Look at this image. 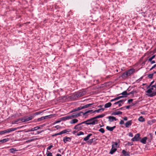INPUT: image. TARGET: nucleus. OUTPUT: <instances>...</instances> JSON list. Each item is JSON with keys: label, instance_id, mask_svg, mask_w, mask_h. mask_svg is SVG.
Listing matches in <instances>:
<instances>
[{"label": "nucleus", "instance_id": "nucleus-1", "mask_svg": "<svg viewBox=\"0 0 156 156\" xmlns=\"http://www.w3.org/2000/svg\"><path fill=\"white\" fill-rule=\"evenodd\" d=\"M151 87L148 89L146 92L148 94L147 95L148 97H151L156 95V89L154 90V87L152 86Z\"/></svg>", "mask_w": 156, "mask_h": 156}, {"label": "nucleus", "instance_id": "nucleus-2", "mask_svg": "<svg viewBox=\"0 0 156 156\" xmlns=\"http://www.w3.org/2000/svg\"><path fill=\"white\" fill-rule=\"evenodd\" d=\"M98 120L94 119V117L87 120L83 122V123H85L87 125H94L98 123Z\"/></svg>", "mask_w": 156, "mask_h": 156}, {"label": "nucleus", "instance_id": "nucleus-3", "mask_svg": "<svg viewBox=\"0 0 156 156\" xmlns=\"http://www.w3.org/2000/svg\"><path fill=\"white\" fill-rule=\"evenodd\" d=\"M22 126H20L18 127L17 128H13L10 129H9L4 131H2L3 134H5V133H8L14 131L17 129L22 128Z\"/></svg>", "mask_w": 156, "mask_h": 156}, {"label": "nucleus", "instance_id": "nucleus-4", "mask_svg": "<svg viewBox=\"0 0 156 156\" xmlns=\"http://www.w3.org/2000/svg\"><path fill=\"white\" fill-rule=\"evenodd\" d=\"M34 117V115H30L29 116H25L22 119L21 122H25L32 120Z\"/></svg>", "mask_w": 156, "mask_h": 156}, {"label": "nucleus", "instance_id": "nucleus-5", "mask_svg": "<svg viewBox=\"0 0 156 156\" xmlns=\"http://www.w3.org/2000/svg\"><path fill=\"white\" fill-rule=\"evenodd\" d=\"M86 92L85 91H80L74 94V98H78L81 97L86 94Z\"/></svg>", "mask_w": 156, "mask_h": 156}, {"label": "nucleus", "instance_id": "nucleus-6", "mask_svg": "<svg viewBox=\"0 0 156 156\" xmlns=\"http://www.w3.org/2000/svg\"><path fill=\"white\" fill-rule=\"evenodd\" d=\"M83 123H83V122L79 123L77 125H76L73 129L77 130L78 131L81 130L82 129V126H80V125Z\"/></svg>", "mask_w": 156, "mask_h": 156}, {"label": "nucleus", "instance_id": "nucleus-7", "mask_svg": "<svg viewBox=\"0 0 156 156\" xmlns=\"http://www.w3.org/2000/svg\"><path fill=\"white\" fill-rule=\"evenodd\" d=\"M82 112H80L78 113H73L71 115H70L71 117V119L75 117H77L81 115Z\"/></svg>", "mask_w": 156, "mask_h": 156}, {"label": "nucleus", "instance_id": "nucleus-8", "mask_svg": "<svg viewBox=\"0 0 156 156\" xmlns=\"http://www.w3.org/2000/svg\"><path fill=\"white\" fill-rule=\"evenodd\" d=\"M52 116V115H47L45 116L42 117L41 118H39L37 119L38 121H41L44 120V119H47L48 118H50Z\"/></svg>", "mask_w": 156, "mask_h": 156}, {"label": "nucleus", "instance_id": "nucleus-9", "mask_svg": "<svg viewBox=\"0 0 156 156\" xmlns=\"http://www.w3.org/2000/svg\"><path fill=\"white\" fill-rule=\"evenodd\" d=\"M140 135L139 133L136 134L135 136L132 139V141H139L140 139Z\"/></svg>", "mask_w": 156, "mask_h": 156}, {"label": "nucleus", "instance_id": "nucleus-10", "mask_svg": "<svg viewBox=\"0 0 156 156\" xmlns=\"http://www.w3.org/2000/svg\"><path fill=\"white\" fill-rule=\"evenodd\" d=\"M71 138L69 137H65L63 138V141L65 143H66L67 142H69L71 141Z\"/></svg>", "mask_w": 156, "mask_h": 156}, {"label": "nucleus", "instance_id": "nucleus-11", "mask_svg": "<svg viewBox=\"0 0 156 156\" xmlns=\"http://www.w3.org/2000/svg\"><path fill=\"white\" fill-rule=\"evenodd\" d=\"M108 119L109 121L110 122H113L114 120L116 121L117 120V119H116L115 117L112 116H108Z\"/></svg>", "mask_w": 156, "mask_h": 156}, {"label": "nucleus", "instance_id": "nucleus-12", "mask_svg": "<svg viewBox=\"0 0 156 156\" xmlns=\"http://www.w3.org/2000/svg\"><path fill=\"white\" fill-rule=\"evenodd\" d=\"M127 73V75L128 76H130L131 74H133V73L134 72V69H130L128 70L126 72Z\"/></svg>", "mask_w": 156, "mask_h": 156}, {"label": "nucleus", "instance_id": "nucleus-13", "mask_svg": "<svg viewBox=\"0 0 156 156\" xmlns=\"http://www.w3.org/2000/svg\"><path fill=\"white\" fill-rule=\"evenodd\" d=\"M69 119H71V117L70 115L66 116L65 117H62L60 119V120L62 121H65Z\"/></svg>", "mask_w": 156, "mask_h": 156}, {"label": "nucleus", "instance_id": "nucleus-14", "mask_svg": "<svg viewBox=\"0 0 156 156\" xmlns=\"http://www.w3.org/2000/svg\"><path fill=\"white\" fill-rule=\"evenodd\" d=\"M40 128V127L39 126H36L35 127H34L33 128H32L31 129H29L26 131V132L32 131H34L35 130H37V129H39Z\"/></svg>", "mask_w": 156, "mask_h": 156}, {"label": "nucleus", "instance_id": "nucleus-15", "mask_svg": "<svg viewBox=\"0 0 156 156\" xmlns=\"http://www.w3.org/2000/svg\"><path fill=\"white\" fill-rule=\"evenodd\" d=\"M147 138L148 141L150 142L153 138L152 134L151 133H150L149 134Z\"/></svg>", "mask_w": 156, "mask_h": 156}, {"label": "nucleus", "instance_id": "nucleus-16", "mask_svg": "<svg viewBox=\"0 0 156 156\" xmlns=\"http://www.w3.org/2000/svg\"><path fill=\"white\" fill-rule=\"evenodd\" d=\"M132 121L130 120L127 121L125 124V126L126 127L128 128L132 124Z\"/></svg>", "mask_w": 156, "mask_h": 156}, {"label": "nucleus", "instance_id": "nucleus-17", "mask_svg": "<svg viewBox=\"0 0 156 156\" xmlns=\"http://www.w3.org/2000/svg\"><path fill=\"white\" fill-rule=\"evenodd\" d=\"M22 118H20L19 119H17L16 120H14L12 122V124H18L19 123L18 122L19 121H21V119ZM21 122H19V123H21Z\"/></svg>", "mask_w": 156, "mask_h": 156}, {"label": "nucleus", "instance_id": "nucleus-18", "mask_svg": "<svg viewBox=\"0 0 156 156\" xmlns=\"http://www.w3.org/2000/svg\"><path fill=\"white\" fill-rule=\"evenodd\" d=\"M116 127V126H114L112 127H111L109 126H107L106 127V129L109 131H112L113 129H115Z\"/></svg>", "mask_w": 156, "mask_h": 156}, {"label": "nucleus", "instance_id": "nucleus-19", "mask_svg": "<svg viewBox=\"0 0 156 156\" xmlns=\"http://www.w3.org/2000/svg\"><path fill=\"white\" fill-rule=\"evenodd\" d=\"M93 110H89L86 112H85L84 113L82 112V114L84 115H86L87 114L90 113V114L93 113Z\"/></svg>", "mask_w": 156, "mask_h": 156}, {"label": "nucleus", "instance_id": "nucleus-20", "mask_svg": "<svg viewBox=\"0 0 156 156\" xmlns=\"http://www.w3.org/2000/svg\"><path fill=\"white\" fill-rule=\"evenodd\" d=\"M117 149L113 147H112L110 152V153L111 154H113L116 150Z\"/></svg>", "mask_w": 156, "mask_h": 156}, {"label": "nucleus", "instance_id": "nucleus-21", "mask_svg": "<svg viewBox=\"0 0 156 156\" xmlns=\"http://www.w3.org/2000/svg\"><path fill=\"white\" fill-rule=\"evenodd\" d=\"M122 114V112L120 111H115L112 113V115H118L119 114Z\"/></svg>", "mask_w": 156, "mask_h": 156}, {"label": "nucleus", "instance_id": "nucleus-22", "mask_svg": "<svg viewBox=\"0 0 156 156\" xmlns=\"http://www.w3.org/2000/svg\"><path fill=\"white\" fill-rule=\"evenodd\" d=\"M122 153L125 156H129V152H127L125 150L122 151Z\"/></svg>", "mask_w": 156, "mask_h": 156}, {"label": "nucleus", "instance_id": "nucleus-23", "mask_svg": "<svg viewBox=\"0 0 156 156\" xmlns=\"http://www.w3.org/2000/svg\"><path fill=\"white\" fill-rule=\"evenodd\" d=\"M147 139V137H144L140 140V142L144 144H145L146 143Z\"/></svg>", "mask_w": 156, "mask_h": 156}, {"label": "nucleus", "instance_id": "nucleus-24", "mask_svg": "<svg viewBox=\"0 0 156 156\" xmlns=\"http://www.w3.org/2000/svg\"><path fill=\"white\" fill-rule=\"evenodd\" d=\"M113 144L112 145V147H113L115 148H117L119 147L118 143L117 142H113Z\"/></svg>", "mask_w": 156, "mask_h": 156}, {"label": "nucleus", "instance_id": "nucleus-25", "mask_svg": "<svg viewBox=\"0 0 156 156\" xmlns=\"http://www.w3.org/2000/svg\"><path fill=\"white\" fill-rule=\"evenodd\" d=\"M92 135V134H89L86 137H84L83 138V140L85 141H86L88 140L90 137Z\"/></svg>", "mask_w": 156, "mask_h": 156}, {"label": "nucleus", "instance_id": "nucleus-26", "mask_svg": "<svg viewBox=\"0 0 156 156\" xmlns=\"http://www.w3.org/2000/svg\"><path fill=\"white\" fill-rule=\"evenodd\" d=\"M9 140V139L8 138H6L2 140H0V144L6 142L8 141Z\"/></svg>", "mask_w": 156, "mask_h": 156}, {"label": "nucleus", "instance_id": "nucleus-27", "mask_svg": "<svg viewBox=\"0 0 156 156\" xmlns=\"http://www.w3.org/2000/svg\"><path fill=\"white\" fill-rule=\"evenodd\" d=\"M78 122V119H74L72 120L70 122V124H74L77 123Z\"/></svg>", "mask_w": 156, "mask_h": 156}, {"label": "nucleus", "instance_id": "nucleus-28", "mask_svg": "<svg viewBox=\"0 0 156 156\" xmlns=\"http://www.w3.org/2000/svg\"><path fill=\"white\" fill-rule=\"evenodd\" d=\"M126 100H123V99H122V100H120L116 102H115L114 104V105H117V104H118L119 103H122V104H123L124 102L126 101Z\"/></svg>", "mask_w": 156, "mask_h": 156}, {"label": "nucleus", "instance_id": "nucleus-29", "mask_svg": "<svg viewBox=\"0 0 156 156\" xmlns=\"http://www.w3.org/2000/svg\"><path fill=\"white\" fill-rule=\"evenodd\" d=\"M105 115L104 114H101L98 115L97 116L94 117V119H97L99 118H101L104 117Z\"/></svg>", "mask_w": 156, "mask_h": 156}, {"label": "nucleus", "instance_id": "nucleus-30", "mask_svg": "<svg viewBox=\"0 0 156 156\" xmlns=\"http://www.w3.org/2000/svg\"><path fill=\"white\" fill-rule=\"evenodd\" d=\"M112 105V103L111 102H108L106 103L105 105V108H108L110 107Z\"/></svg>", "mask_w": 156, "mask_h": 156}, {"label": "nucleus", "instance_id": "nucleus-31", "mask_svg": "<svg viewBox=\"0 0 156 156\" xmlns=\"http://www.w3.org/2000/svg\"><path fill=\"white\" fill-rule=\"evenodd\" d=\"M127 76H128L127 75V73L126 72H125L123 73L121 76V77L122 78H126Z\"/></svg>", "mask_w": 156, "mask_h": 156}, {"label": "nucleus", "instance_id": "nucleus-32", "mask_svg": "<svg viewBox=\"0 0 156 156\" xmlns=\"http://www.w3.org/2000/svg\"><path fill=\"white\" fill-rule=\"evenodd\" d=\"M93 103L92 104H86L85 105H84L83 106V107H84V108H88L89 107H90V106H91V105H93Z\"/></svg>", "mask_w": 156, "mask_h": 156}, {"label": "nucleus", "instance_id": "nucleus-33", "mask_svg": "<svg viewBox=\"0 0 156 156\" xmlns=\"http://www.w3.org/2000/svg\"><path fill=\"white\" fill-rule=\"evenodd\" d=\"M104 110V108H101V109H98L97 110H95V111H94L93 112L95 113V112H97L98 113V112H100L101 111H103Z\"/></svg>", "mask_w": 156, "mask_h": 156}, {"label": "nucleus", "instance_id": "nucleus-34", "mask_svg": "<svg viewBox=\"0 0 156 156\" xmlns=\"http://www.w3.org/2000/svg\"><path fill=\"white\" fill-rule=\"evenodd\" d=\"M138 120L141 122H143L145 121V119L142 116H140L138 119Z\"/></svg>", "mask_w": 156, "mask_h": 156}, {"label": "nucleus", "instance_id": "nucleus-35", "mask_svg": "<svg viewBox=\"0 0 156 156\" xmlns=\"http://www.w3.org/2000/svg\"><path fill=\"white\" fill-rule=\"evenodd\" d=\"M18 150H16V149L15 148H12L10 149V151L11 153H14L15 151H17Z\"/></svg>", "mask_w": 156, "mask_h": 156}, {"label": "nucleus", "instance_id": "nucleus-36", "mask_svg": "<svg viewBox=\"0 0 156 156\" xmlns=\"http://www.w3.org/2000/svg\"><path fill=\"white\" fill-rule=\"evenodd\" d=\"M121 94L124 96H126L127 95H129L130 94H129V93H128L126 91H125L122 92Z\"/></svg>", "mask_w": 156, "mask_h": 156}, {"label": "nucleus", "instance_id": "nucleus-37", "mask_svg": "<svg viewBox=\"0 0 156 156\" xmlns=\"http://www.w3.org/2000/svg\"><path fill=\"white\" fill-rule=\"evenodd\" d=\"M71 129H65L62 131V134L66 133L67 132H70L71 131Z\"/></svg>", "mask_w": 156, "mask_h": 156}, {"label": "nucleus", "instance_id": "nucleus-38", "mask_svg": "<svg viewBox=\"0 0 156 156\" xmlns=\"http://www.w3.org/2000/svg\"><path fill=\"white\" fill-rule=\"evenodd\" d=\"M94 139H92L90 140L89 141H87V143L89 144H91L94 141Z\"/></svg>", "mask_w": 156, "mask_h": 156}, {"label": "nucleus", "instance_id": "nucleus-39", "mask_svg": "<svg viewBox=\"0 0 156 156\" xmlns=\"http://www.w3.org/2000/svg\"><path fill=\"white\" fill-rule=\"evenodd\" d=\"M37 140V138H35V139H31L30 140H27L26 141V142L28 143V142H31V141H34L35 140Z\"/></svg>", "mask_w": 156, "mask_h": 156}, {"label": "nucleus", "instance_id": "nucleus-40", "mask_svg": "<svg viewBox=\"0 0 156 156\" xmlns=\"http://www.w3.org/2000/svg\"><path fill=\"white\" fill-rule=\"evenodd\" d=\"M154 73L150 74L148 75V77L150 79H152L153 78V75Z\"/></svg>", "mask_w": 156, "mask_h": 156}, {"label": "nucleus", "instance_id": "nucleus-41", "mask_svg": "<svg viewBox=\"0 0 156 156\" xmlns=\"http://www.w3.org/2000/svg\"><path fill=\"white\" fill-rule=\"evenodd\" d=\"M154 81L153 80L152 81L151 83H150V85L147 87V88H149L150 87L152 86V85L154 83Z\"/></svg>", "mask_w": 156, "mask_h": 156}, {"label": "nucleus", "instance_id": "nucleus-42", "mask_svg": "<svg viewBox=\"0 0 156 156\" xmlns=\"http://www.w3.org/2000/svg\"><path fill=\"white\" fill-rule=\"evenodd\" d=\"M99 131L102 133H104L105 132L104 129L103 128H100L99 129Z\"/></svg>", "mask_w": 156, "mask_h": 156}, {"label": "nucleus", "instance_id": "nucleus-43", "mask_svg": "<svg viewBox=\"0 0 156 156\" xmlns=\"http://www.w3.org/2000/svg\"><path fill=\"white\" fill-rule=\"evenodd\" d=\"M155 55H153L151 58H150L148 59V61H151V60H152L155 58Z\"/></svg>", "mask_w": 156, "mask_h": 156}, {"label": "nucleus", "instance_id": "nucleus-44", "mask_svg": "<svg viewBox=\"0 0 156 156\" xmlns=\"http://www.w3.org/2000/svg\"><path fill=\"white\" fill-rule=\"evenodd\" d=\"M83 134L84 133L82 131H80L77 134V135L78 136H79L81 135H83Z\"/></svg>", "mask_w": 156, "mask_h": 156}, {"label": "nucleus", "instance_id": "nucleus-45", "mask_svg": "<svg viewBox=\"0 0 156 156\" xmlns=\"http://www.w3.org/2000/svg\"><path fill=\"white\" fill-rule=\"evenodd\" d=\"M137 93V92L136 90L134 91H132L131 92H130L129 93V94H134L136 93Z\"/></svg>", "mask_w": 156, "mask_h": 156}, {"label": "nucleus", "instance_id": "nucleus-46", "mask_svg": "<svg viewBox=\"0 0 156 156\" xmlns=\"http://www.w3.org/2000/svg\"><path fill=\"white\" fill-rule=\"evenodd\" d=\"M78 111V108H77L74 109H73V110H72L70 112H76V111Z\"/></svg>", "mask_w": 156, "mask_h": 156}, {"label": "nucleus", "instance_id": "nucleus-47", "mask_svg": "<svg viewBox=\"0 0 156 156\" xmlns=\"http://www.w3.org/2000/svg\"><path fill=\"white\" fill-rule=\"evenodd\" d=\"M123 96H119V97H116L115 98V99H116V100H118V99H120V98H123Z\"/></svg>", "mask_w": 156, "mask_h": 156}, {"label": "nucleus", "instance_id": "nucleus-48", "mask_svg": "<svg viewBox=\"0 0 156 156\" xmlns=\"http://www.w3.org/2000/svg\"><path fill=\"white\" fill-rule=\"evenodd\" d=\"M83 108L84 107H83V106H80L78 108V110H80L83 109L84 108Z\"/></svg>", "mask_w": 156, "mask_h": 156}, {"label": "nucleus", "instance_id": "nucleus-49", "mask_svg": "<svg viewBox=\"0 0 156 156\" xmlns=\"http://www.w3.org/2000/svg\"><path fill=\"white\" fill-rule=\"evenodd\" d=\"M53 146L52 145H51L50 146H49L47 148V150H50L51 149L52 147Z\"/></svg>", "mask_w": 156, "mask_h": 156}, {"label": "nucleus", "instance_id": "nucleus-50", "mask_svg": "<svg viewBox=\"0 0 156 156\" xmlns=\"http://www.w3.org/2000/svg\"><path fill=\"white\" fill-rule=\"evenodd\" d=\"M155 67H156V64L154 65L150 69V70H152V69H153Z\"/></svg>", "mask_w": 156, "mask_h": 156}, {"label": "nucleus", "instance_id": "nucleus-51", "mask_svg": "<svg viewBox=\"0 0 156 156\" xmlns=\"http://www.w3.org/2000/svg\"><path fill=\"white\" fill-rule=\"evenodd\" d=\"M129 136H130V137H133V133L131 132L129 133Z\"/></svg>", "mask_w": 156, "mask_h": 156}, {"label": "nucleus", "instance_id": "nucleus-52", "mask_svg": "<svg viewBox=\"0 0 156 156\" xmlns=\"http://www.w3.org/2000/svg\"><path fill=\"white\" fill-rule=\"evenodd\" d=\"M124 123V122L123 120H121L119 124H120L122 125Z\"/></svg>", "mask_w": 156, "mask_h": 156}, {"label": "nucleus", "instance_id": "nucleus-53", "mask_svg": "<svg viewBox=\"0 0 156 156\" xmlns=\"http://www.w3.org/2000/svg\"><path fill=\"white\" fill-rule=\"evenodd\" d=\"M40 113H41V112H36L33 115H34V116L36 115H39Z\"/></svg>", "mask_w": 156, "mask_h": 156}, {"label": "nucleus", "instance_id": "nucleus-54", "mask_svg": "<svg viewBox=\"0 0 156 156\" xmlns=\"http://www.w3.org/2000/svg\"><path fill=\"white\" fill-rule=\"evenodd\" d=\"M47 156H52V154L51 153L49 152L47 154Z\"/></svg>", "mask_w": 156, "mask_h": 156}, {"label": "nucleus", "instance_id": "nucleus-55", "mask_svg": "<svg viewBox=\"0 0 156 156\" xmlns=\"http://www.w3.org/2000/svg\"><path fill=\"white\" fill-rule=\"evenodd\" d=\"M133 101V99H129V100H128V102L130 103L131 102H132Z\"/></svg>", "mask_w": 156, "mask_h": 156}, {"label": "nucleus", "instance_id": "nucleus-56", "mask_svg": "<svg viewBox=\"0 0 156 156\" xmlns=\"http://www.w3.org/2000/svg\"><path fill=\"white\" fill-rule=\"evenodd\" d=\"M150 62H151V64H153V63H155V62L154 60H153V61L151 60V61H150Z\"/></svg>", "mask_w": 156, "mask_h": 156}, {"label": "nucleus", "instance_id": "nucleus-57", "mask_svg": "<svg viewBox=\"0 0 156 156\" xmlns=\"http://www.w3.org/2000/svg\"><path fill=\"white\" fill-rule=\"evenodd\" d=\"M60 127L59 126H55V128L57 129H58Z\"/></svg>", "mask_w": 156, "mask_h": 156}, {"label": "nucleus", "instance_id": "nucleus-58", "mask_svg": "<svg viewBox=\"0 0 156 156\" xmlns=\"http://www.w3.org/2000/svg\"><path fill=\"white\" fill-rule=\"evenodd\" d=\"M123 119L124 120H125V121H126L127 120V117H124V118H123Z\"/></svg>", "mask_w": 156, "mask_h": 156}, {"label": "nucleus", "instance_id": "nucleus-59", "mask_svg": "<svg viewBox=\"0 0 156 156\" xmlns=\"http://www.w3.org/2000/svg\"><path fill=\"white\" fill-rule=\"evenodd\" d=\"M152 87H154L156 88V83L154 85H152Z\"/></svg>", "mask_w": 156, "mask_h": 156}, {"label": "nucleus", "instance_id": "nucleus-60", "mask_svg": "<svg viewBox=\"0 0 156 156\" xmlns=\"http://www.w3.org/2000/svg\"><path fill=\"white\" fill-rule=\"evenodd\" d=\"M62 134V131L60 132H59V133H57L58 135H61V134Z\"/></svg>", "mask_w": 156, "mask_h": 156}, {"label": "nucleus", "instance_id": "nucleus-61", "mask_svg": "<svg viewBox=\"0 0 156 156\" xmlns=\"http://www.w3.org/2000/svg\"><path fill=\"white\" fill-rule=\"evenodd\" d=\"M43 130H42V131H41L40 132H39V131H37V134H39L40 133H41L42 132H43Z\"/></svg>", "mask_w": 156, "mask_h": 156}, {"label": "nucleus", "instance_id": "nucleus-62", "mask_svg": "<svg viewBox=\"0 0 156 156\" xmlns=\"http://www.w3.org/2000/svg\"><path fill=\"white\" fill-rule=\"evenodd\" d=\"M115 100H116V99H115V98H114V99H112L110 101H111V102H112V101H115Z\"/></svg>", "mask_w": 156, "mask_h": 156}, {"label": "nucleus", "instance_id": "nucleus-63", "mask_svg": "<svg viewBox=\"0 0 156 156\" xmlns=\"http://www.w3.org/2000/svg\"><path fill=\"white\" fill-rule=\"evenodd\" d=\"M130 107V106L128 105L126 107V109H129Z\"/></svg>", "mask_w": 156, "mask_h": 156}, {"label": "nucleus", "instance_id": "nucleus-64", "mask_svg": "<svg viewBox=\"0 0 156 156\" xmlns=\"http://www.w3.org/2000/svg\"><path fill=\"white\" fill-rule=\"evenodd\" d=\"M56 156H61V154H56Z\"/></svg>", "mask_w": 156, "mask_h": 156}]
</instances>
